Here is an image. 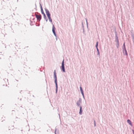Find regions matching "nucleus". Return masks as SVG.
<instances>
[{
  "mask_svg": "<svg viewBox=\"0 0 134 134\" xmlns=\"http://www.w3.org/2000/svg\"><path fill=\"white\" fill-rule=\"evenodd\" d=\"M44 19L46 20V21L47 22V21H48V19H47V18L46 17V19Z\"/></svg>",
  "mask_w": 134,
  "mask_h": 134,
  "instance_id": "nucleus-23",
  "label": "nucleus"
},
{
  "mask_svg": "<svg viewBox=\"0 0 134 134\" xmlns=\"http://www.w3.org/2000/svg\"><path fill=\"white\" fill-rule=\"evenodd\" d=\"M81 102V98H79V100L77 102V104L78 106L80 105V103Z\"/></svg>",
  "mask_w": 134,
  "mask_h": 134,
  "instance_id": "nucleus-9",
  "label": "nucleus"
},
{
  "mask_svg": "<svg viewBox=\"0 0 134 134\" xmlns=\"http://www.w3.org/2000/svg\"><path fill=\"white\" fill-rule=\"evenodd\" d=\"M49 21L51 22L52 23V19L51 18V17H49V18H48Z\"/></svg>",
  "mask_w": 134,
  "mask_h": 134,
  "instance_id": "nucleus-15",
  "label": "nucleus"
},
{
  "mask_svg": "<svg viewBox=\"0 0 134 134\" xmlns=\"http://www.w3.org/2000/svg\"><path fill=\"white\" fill-rule=\"evenodd\" d=\"M83 32H84V27L83 28Z\"/></svg>",
  "mask_w": 134,
  "mask_h": 134,
  "instance_id": "nucleus-25",
  "label": "nucleus"
},
{
  "mask_svg": "<svg viewBox=\"0 0 134 134\" xmlns=\"http://www.w3.org/2000/svg\"><path fill=\"white\" fill-rule=\"evenodd\" d=\"M64 59L62 62V66L60 67V69L62 70L63 71V72H65V66H64Z\"/></svg>",
  "mask_w": 134,
  "mask_h": 134,
  "instance_id": "nucleus-3",
  "label": "nucleus"
},
{
  "mask_svg": "<svg viewBox=\"0 0 134 134\" xmlns=\"http://www.w3.org/2000/svg\"><path fill=\"white\" fill-rule=\"evenodd\" d=\"M94 126H96V121L95 120H94Z\"/></svg>",
  "mask_w": 134,
  "mask_h": 134,
  "instance_id": "nucleus-19",
  "label": "nucleus"
},
{
  "mask_svg": "<svg viewBox=\"0 0 134 134\" xmlns=\"http://www.w3.org/2000/svg\"><path fill=\"white\" fill-rule=\"evenodd\" d=\"M116 47H117V48H119V43L116 44Z\"/></svg>",
  "mask_w": 134,
  "mask_h": 134,
  "instance_id": "nucleus-18",
  "label": "nucleus"
},
{
  "mask_svg": "<svg viewBox=\"0 0 134 134\" xmlns=\"http://www.w3.org/2000/svg\"><path fill=\"white\" fill-rule=\"evenodd\" d=\"M98 41H97L96 42V43L95 46L96 47V49H97L98 48Z\"/></svg>",
  "mask_w": 134,
  "mask_h": 134,
  "instance_id": "nucleus-16",
  "label": "nucleus"
},
{
  "mask_svg": "<svg viewBox=\"0 0 134 134\" xmlns=\"http://www.w3.org/2000/svg\"><path fill=\"white\" fill-rule=\"evenodd\" d=\"M132 38L133 40V41H134V35H132Z\"/></svg>",
  "mask_w": 134,
  "mask_h": 134,
  "instance_id": "nucleus-21",
  "label": "nucleus"
},
{
  "mask_svg": "<svg viewBox=\"0 0 134 134\" xmlns=\"http://www.w3.org/2000/svg\"><path fill=\"white\" fill-rule=\"evenodd\" d=\"M54 82L55 85V93H57L58 90V85L57 82V76L56 74L55 70L54 72Z\"/></svg>",
  "mask_w": 134,
  "mask_h": 134,
  "instance_id": "nucleus-1",
  "label": "nucleus"
},
{
  "mask_svg": "<svg viewBox=\"0 0 134 134\" xmlns=\"http://www.w3.org/2000/svg\"><path fill=\"white\" fill-rule=\"evenodd\" d=\"M132 131H133V133L134 134V132L133 131V130H132Z\"/></svg>",
  "mask_w": 134,
  "mask_h": 134,
  "instance_id": "nucleus-26",
  "label": "nucleus"
},
{
  "mask_svg": "<svg viewBox=\"0 0 134 134\" xmlns=\"http://www.w3.org/2000/svg\"><path fill=\"white\" fill-rule=\"evenodd\" d=\"M82 28H83L84 27V26H83V23H82Z\"/></svg>",
  "mask_w": 134,
  "mask_h": 134,
  "instance_id": "nucleus-24",
  "label": "nucleus"
},
{
  "mask_svg": "<svg viewBox=\"0 0 134 134\" xmlns=\"http://www.w3.org/2000/svg\"><path fill=\"white\" fill-rule=\"evenodd\" d=\"M35 15L37 19V20L38 21H40L41 19L42 16L41 14L37 12L35 13Z\"/></svg>",
  "mask_w": 134,
  "mask_h": 134,
  "instance_id": "nucleus-2",
  "label": "nucleus"
},
{
  "mask_svg": "<svg viewBox=\"0 0 134 134\" xmlns=\"http://www.w3.org/2000/svg\"><path fill=\"white\" fill-rule=\"evenodd\" d=\"M59 130L56 127L55 130V134H59Z\"/></svg>",
  "mask_w": 134,
  "mask_h": 134,
  "instance_id": "nucleus-10",
  "label": "nucleus"
},
{
  "mask_svg": "<svg viewBox=\"0 0 134 134\" xmlns=\"http://www.w3.org/2000/svg\"><path fill=\"white\" fill-rule=\"evenodd\" d=\"M115 42L116 43V44L119 43L118 38L117 36V34L116 33L115 34Z\"/></svg>",
  "mask_w": 134,
  "mask_h": 134,
  "instance_id": "nucleus-7",
  "label": "nucleus"
},
{
  "mask_svg": "<svg viewBox=\"0 0 134 134\" xmlns=\"http://www.w3.org/2000/svg\"><path fill=\"white\" fill-rule=\"evenodd\" d=\"M82 107L81 106L80 107V111L79 112V114L80 115H81L82 114Z\"/></svg>",
  "mask_w": 134,
  "mask_h": 134,
  "instance_id": "nucleus-11",
  "label": "nucleus"
},
{
  "mask_svg": "<svg viewBox=\"0 0 134 134\" xmlns=\"http://www.w3.org/2000/svg\"><path fill=\"white\" fill-rule=\"evenodd\" d=\"M133 43H134V41H133Z\"/></svg>",
  "mask_w": 134,
  "mask_h": 134,
  "instance_id": "nucleus-27",
  "label": "nucleus"
},
{
  "mask_svg": "<svg viewBox=\"0 0 134 134\" xmlns=\"http://www.w3.org/2000/svg\"><path fill=\"white\" fill-rule=\"evenodd\" d=\"M86 24H87V27L88 28V22H87V19H86Z\"/></svg>",
  "mask_w": 134,
  "mask_h": 134,
  "instance_id": "nucleus-20",
  "label": "nucleus"
},
{
  "mask_svg": "<svg viewBox=\"0 0 134 134\" xmlns=\"http://www.w3.org/2000/svg\"><path fill=\"white\" fill-rule=\"evenodd\" d=\"M80 91L81 93L82 94H83L84 93L82 87L81 86H80Z\"/></svg>",
  "mask_w": 134,
  "mask_h": 134,
  "instance_id": "nucleus-12",
  "label": "nucleus"
},
{
  "mask_svg": "<svg viewBox=\"0 0 134 134\" xmlns=\"http://www.w3.org/2000/svg\"><path fill=\"white\" fill-rule=\"evenodd\" d=\"M46 14L48 18L51 17V14L49 11L46 8L45 9Z\"/></svg>",
  "mask_w": 134,
  "mask_h": 134,
  "instance_id": "nucleus-5",
  "label": "nucleus"
},
{
  "mask_svg": "<svg viewBox=\"0 0 134 134\" xmlns=\"http://www.w3.org/2000/svg\"><path fill=\"white\" fill-rule=\"evenodd\" d=\"M40 8H41V13L43 15L44 18L46 19V17L45 14V13H44L43 12V8H42V6L41 4H40Z\"/></svg>",
  "mask_w": 134,
  "mask_h": 134,
  "instance_id": "nucleus-4",
  "label": "nucleus"
},
{
  "mask_svg": "<svg viewBox=\"0 0 134 134\" xmlns=\"http://www.w3.org/2000/svg\"><path fill=\"white\" fill-rule=\"evenodd\" d=\"M127 122L130 125L132 126V124L130 120L129 119H128L127 120Z\"/></svg>",
  "mask_w": 134,
  "mask_h": 134,
  "instance_id": "nucleus-13",
  "label": "nucleus"
},
{
  "mask_svg": "<svg viewBox=\"0 0 134 134\" xmlns=\"http://www.w3.org/2000/svg\"><path fill=\"white\" fill-rule=\"evenodd\" d=\"M125 48H126V47H125V42H124L122 48H124V49Z\"/></svg>",
  "mask_w": 134,
  "mask_h": 134,
  "instance_id": "nucleus-17",
  "label": "nucleus"
},
{
  "mask_svg": "<svg viewBox=\"0 0 134 134\" xmlns=\"http://www.w3.org/2000/svg\"><path fill=\"white\" fill-rule=\"evenodd\" d=\"M55 28L54 25L53 24V26H52V31L53 32V33L54 35L56 37H57V35L55 32Z\"/></svg>",
  "mask_w": 134,
  "mask_h": 134,
  "instance_id": "nucleus-6",
  "label": "nucleus"
},
{
  "mask_svg": "<svg viewBox=\"0 0 134 134\" xmlns=\"http://www.w3.org/2000/svg\"><path fill=\"white\" fill-rule=\"evenodd\" d=\"M82 94V96H83V98H84V99H85V97H84V93H83V94Z\"/></svg>",
  "mask_w": 134,
  "mask_h": 134,
  "instance_id": "nucleus-22",
  "label": "nucleus"
},
{
  "mask_svg": "<svg viewBox=\"0 0 134 134\" xmlns=\"http://www.w3.org/2000/svg\"><path fill=\"white\" fill-rule=\"evenodd\" d=\"M122 49L123 53L124 55L125 54L127 56L128 55V54L127 52V50L126 49V48H125L124 49V48H122Z\"/></svg>",
  "mask_w": 134,
  "mask_h": 134,
  "instance_id": "nucleus-8",
  "label": "nucleus"
},
{
  "mask_svg": "<svg viewBox=\"0 0 134 134\" xmlns=\"http://www.w3.org/2000/svg\"><path fill=\"white\" fill-rule=\"evenodd\" d=\"M97 55H98L99 56H100V52L99 51V50L98 48L97 49Z\"/></svg>",
  "mask_w": 134,
  "mask_h": 134,
  "instance_id": "nucleus-14",
  "label": "nucleus"
}]
</instances>
